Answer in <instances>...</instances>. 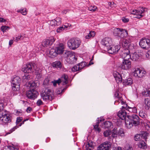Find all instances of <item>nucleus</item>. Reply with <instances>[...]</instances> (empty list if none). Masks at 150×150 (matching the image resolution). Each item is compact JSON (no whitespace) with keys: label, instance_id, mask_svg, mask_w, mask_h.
Returning a JSON list of instances; mask_svg holds the SVG:
<instances>
[{"label":"nucleus","instance_id":"obj_39","mask_svg":"<svg viewBox=\"0 0 150 150\" xmlns=\"http://www.w3.org/2000/svg\"><path fill=\"white\" fill-rule=\"evenodd\" d=\"M78 65V67L79 68L80 70L84 67L86 65V63L85 62H82L80 63H79L77 64Z\"/></svg>","mask_w":150,"mask_h":150},{"label":"nucleus","instance_id":"obj_2","mask_svg":"<svg viewBox=\"0 0 150 150\" xmlns=\"http://www.w3.org/2000/svg\"><path fill=\"white\" fill-rule=\"evenodd\" d=\"M127 119L125 120V124L127 128L130 129L133 126H137L139 123V117L136 115L127 116Z\"/></svg>","mask_w":150,"mask_h":150},{"label":"nucleus","instance_id":"obj_37","mask_svg":"<svg viewBox=\"0 0 150 150\" xmlns=\"http://www.w3.org/2000/svg\"><path fill=\"white\" fill-rule=\"evenodd\" d=\"M142 138H143L145 140L147 138V137L148 135V133L145 132H143L140 134Z\"/></svg>","mask_w":150,"mask_h":150},{"label":"nucleus","instance_id":"obj_15","mask_svg":"<svg viewBox=\"0 0 150 150\" xmlns=\"http://www.w3.org/2000/svg\"><path fill=\"white\" fill-rule=\"evenodd\" d=\"M37 92L34 90H30L27 91L26 95L28 98L34 99L37 96Z\"/></svg>","mask_w":150,"mask_h":150},{"label":"nucleus","instance_id":"obj_54","mask_svg":"<svg viewBox=\"0 0 150 150\" xmlns=\"http://www.w3.org/2000/svg\"><path fill=\"white\" fill-rule=\"evenodd\" d=\"M146 55L147 58L149 59H150V50H149L147 52Z\"/></svg>","mask_w":150,"mask_h":150},{"label":"nucleus","instance_id":"obj_19","mask_svg":"<svg viewBox=\"0 0 150 150\" xmlns=\"http://www.w3.org/2000/svg\"><path fill=\"white\" fill-rule=\"evenodd\" d=\"M131 67V62L129 60H123L121 67L122 69L127 70Z\"/></svg>","mask_w":150,"mask_h":150},{"label":"nucleus","instance_id":"obj_49","mask_svg":"<svg viewBox=\"0 0 150 150\" xmlns=\"http://www.w3.org/2000/svg\"><path fill=\"white\" fill-rule=\"evenodd\" d=\"M49 80L48 78L45 79L43 81V85L45 86L48 85L49 84Z\"/></svg>","mask_w":150,"mask_h":150},{"label":"nucleus","instance_id":"obj_25","mask_svg":"<svg viewBox=\"0 0 150 150\" xmlns=\"http://www.w3.org/2000/svg\"><path fill=\"white\" fill-rule=\"evenodd\" d=\"M116 131L115 129H113L112 131V135L109 136L108 138V142H110L111 144V142H112L113 139L117 137V134Z\"/></svg>","mask_w":150,"mask_h":150},{"label":"nucleus","instance_id":"obj_62","mask_svg":"<svg viewBox=\"0 0 150 150\" xmlns=\"http://www.w3.org/2000/svg\"><path fill=\"white\" fill-rule=\"evenodd\" d=\"M6 19H0V22H4L5 24L6 22Z\"/></svg>","mask_w":150,"mask_h":150},{"label":"nucleus","instance_id":"obj_42","mask_svg":"<svg viewBox=\"0 0 150 150\" xmlns=\"http://www.w3.org/2000/svg\"><path fill=\"white\" fill-rule=\"evenodd\" d=\"M139 116L143 118H145L147 116L146 114L143 111H140L139 113Z\"/></svg>","mask_w":150,"mask_h":150},{"label":"nucleus","instance_id":"obj_17","mask_svg":"<svg viewBox=\"0 0 150 150\" xmlns=\"http://www.w3.org/2000/svg\"><path fill=\"white\" fill-rule=\"evenodd\" d=\"M149 42V41L148 39L146 38H143L140 41L139 45L143 48L148 49L150 47Z\"/></svg>","mask_w":150,"mask_h":150},{"label":"nucleus","instance_id":"obj_35","mask_svg":"<svg viewBox=\"0 0 150 150\" xmlns=\"http://www.w3.org/2000/svg\"><path fill=\"white\" fill-rule=\"evenodd\" d=\"M49 53L50 55H52L54 56H56L57 55L55 48V49L54 48H51L50 50Z\"/></svg>","mask_w":150,"mask_h":150},{"label":"nucleus","instance_id":"obj_29","mask_svg":"<svg viewBox=\"0 0 150 150\" xmlns=\"http://www.w3.org/2000/svg\"><path fill=\"white\" fill-rule=\"evenodd\" d=\"M113 129H116L117 136L118 135L121 137H124L125 136V133L123 129L121 128H120L118 131L117 128H114Z\"/></svg>","mask_w":150,"mask_h":150},{"label":"nucleus","instance_id":"obj_18","mask_svg":"<svg viewBox=\"0 0 150 150\" xmlns=\"http://www.w3.org/2000/svg\"><path fill=\"white\" fill-rule=\"evenodd\" d=\"M55 40L53 37H51L48 39L45 40L42 42V45L45 47L48 45H51L54 42Z\"/></svg>","mask_w":150,"mask_h":150},{"label":"nucleus","instance_id":"obj_5","mask_svg":"<svg viewBox=\"0 0 150 150\" xmlns=\"http://www.w3.org/2000/svg\"><path fill=\"white\" fill-rule=\"evenodd\" d=\"M52 91L48 88L43 90L41 93V96L44 100H51L53 99Z\"/></svg>","mask_w":150,"mask_h":150},{"label":"nucleus","instance_id":"obj_7","mask_svg":"<svg viewBox=\"0 0 150 150\" xmlns=\"http://www.w3.org/2000/svg\"><path fill=\"white\" fill-rule=\"evenodd\" d=\"M65 57L67 58V61L70 64H74L77 60V58L71 51H66L64 54Z\"/></svg>","mask_w":150,"mask_h":150},{"label":"nucleus","instance_id":"obj_10","mask_svg":"<svg viewBox=\"0 0 150 150\" xmlns=\"http://www.w3.org/2000/svg\"><path fill=\"white\" fill-rule=\"evenodd\" d=\"M21 79L18 76H14L11 81L12 89L14 91H18L20 88Z\"/></svg>","mask_w":150,"mask_h":150},{"label":"nucleus","instance_id":"obj_51","mask_svg":"<svg viewBox=\"0 0 150 150\" xmlns=\"http://www.w3.org/2000/svg\"><path fill=\"white\" fill-rule=\"evenodd\" d=\"M65 30V29L63 26L60 27L58 28L57 30V32L60 33L61 31Z\"/></svg>","mask_w":150,"mask_h":150},{"label":"nucleus","instance_id":"obj_45","mask_svg":"<svg viewBox=\"0 0 150 150\" xmlns=\"http://www.w3.org/2000/svg\"><path fill=\"white\" fill-rule=\"evenodd\" d=\"M78 65H76L71 68V70L73 72L76 71H80L79 68L78 67Z\"/></svg>","mask_w":150,"mask_h":150},{"label":"nucleus","instance_id":"obj_59","mask_svg":"<svg viewBox=\"0 0 150 150\" xmlns=\"http://www.w3.org/2000/svg\"><path fill=\"white\" fill-rule=\"evenodd\" d=\"M86 146L93 148V146L92 145V144L90 143H88L87 145H86Z\"/></svg>","mask_w":150,"mask_h":150},{"label":"nucleus","instance_id":"obj_58","mask_svg":"<svg viewBox=\"0 0 150 150\" xmlns=\"http://www.w3.org/2000/svg\"><path fill=\"white\" fill-rule=\"evenodd\" d=\"M32 109L30 107H28L26 109V111L27 112H30L32 110Z\"/></svg>","mask_w":150,"mask_h":150},{"label":"nucleus","instance_id":"obj_60","mask_svg":"<svg viewBox=\"0 0 150 150\" xmlns=\"http://www.w3.org/2000/svg\"><path fill=\"white\" fill-rule=\"evenodd\" d=\"M129 112H132V108L128 107V109L127 110Z\"/></svg>","mask_w":150,"mask_h":150},{"label":"nucleus","instance_id":"obj_38","mask_svg":"<svg viewBox=\"0 0 150 150\" xmlns=\"http://www.w3.org/2000/svg\"><path fill=\"white\" fill-rule=\"evenodd\" d=\"M142 95L145 96H150V88L148 90L143 92Z\"/></svg>","mask_w":150,"mask_h":150},{"label":"nucleus","instance_id":"obj_4","mask_svg":"<svg viewBox=\"0 0 150 150\" xmlns=\"http://www.w3.org/2000/svg\"><path fill=\"white\" fill-rule=\"evenodd\" d=\"M81 41L78 38H73L69 39L67 42L69 47L73 50L78 48L81 44Z\"/></svg>","mask_w":150,"mask_h":150},{"label":"nucleus","instance_id":"obj_52","mask_svg":"<svg viewBox=\"0 0 150 150\" xmlns=\"http://www.w3.org/2000/svg\"><path fill=\"white\" fill-rule=\"evenodd\" d=\"M22 120V117H18L17 118L16 123L17 125L19 122L21 121Z\"/></svg>","mask_w":150,"mask_h":150},{"label":"nucleus","instance_id":"obj_55","mask_svg":"<svg viewBox=\"0 0 150 150\" xmlns=\"http://www.w3.org/2000/svg\"><path fill=\"white\" fill-rule=\"evenodd\" d=\"M108 4L111 8H112L115 6V5L114 2H108Z\"/></svg>","mask_w":150,"mask_h":150},{"label":"nucleus","instance_id":"obj_8","mask_svg":"<svg viewBox=\"0 0 150 150\" xmlns=\"http://www.w3.org/2000/svg\"><path fill=\"white\" fill-rule=\"evenodd\" d=\"M11 116L6 110L0 111V120L5 123L10 122L11 121Z\"/></svg>","mask_w":150,"mask_h":150},{"label":"nucleus","instance_id":"obj_44","mask_svg":"<svg viewBox=\"0 0 150 150\" xmlns=\"http://www.w3.org/2000/svg\"><path fill=\"white\" fill-rule=\"evenodd\" d=\"M112 133V132L110 130H106L103 133L104 136L105 137H108Z\"/></svg>","mask_w":150,"mask_h":150},{"label":"nucleus","instance_id":"obj_40","mask_svg":"<svg viewBox=\"0 0 150 150\" xmlns=\"http://www.w3.org/2000/svg\"><path fill=\"white\" fill-rule=\"evenodd\" d=\"M99 123V122H96V125H93L94 128L95 129V130L99 132H100V129L98 127Z\"/></svg>","mask_w":150,"mask_h":150},{"label":"nucleus","instance_id":"obj_14","mask_svg":"<svg viewBox=\"0 0 150 150\" xmlns=\"http://www.w3.org/2000/svg\"><path fill=\"white\" fill-rule=\"evenodd\" d=\"M108 48L105 50L107 51L109 53L113 54L117 52L120 50V47L119 45L115 46L111 45Z\"/></svg>","mask_w":150,"mask_h":150},{"label":"nucleus","instance_id":"obj_64","mask_svg":"<svg viewBox=\"0 0 150 150\" xmlns=\"http://www.w3.org/2000/svg\"><path fill=\"white\" fill-rule=\"evenodd\" d=\"M125 150H132V148L129 146L128 149H127L125 147Z\"/></svg>","mask_w":150,"mask_h":150},{"label":"nucleus","instance_id":"obj_34","mask_svg":"<svg viewBox=\"0 0 150 150\" xmlns=\"http://www.w3.org/2000/svg\"><path fill=\"white\" fill-rule=\"evenodd\" d=\"M120 99L119 100V103H120L122 104L123 105V106H122V109H125L126 110H127L128 109V106L126 104V102H123L122 100H121V98H120Z\"/></svg>","mask_w":150,"mask_h":150},{"label":"nucleus","instance_id":"obj_36","mask_svg":"<svg viewBox=\"0 0 150 150\" xmlns=\"http://www.w3.org/2000/svg\"><path fill=\"white\" fill-rule=\"evenodd\" d=\"M142 137L140 134H137L134 137V140L136 141H139L142 140Z\"/></svg>","mask_w":150,"mask_h":150},{"label":"nucleus","instance_id":"obj_27","mask_svg":"<svg viewBox=\"0 0 150 150\" xmlns=\"http://www.w3.org/2000/svg\"><path fill=\"white\" fill-rule=\"evenodd\" d=\"M60 22L57 23V21L56 20V19H52L50 21H49L48 24L50 25V27H54L56 25H57L60 23Z\"/></svg>","mask_w":150,"mask_h":150},{"label":"nucleus","instance_id":"obj_61","mask_svg":"<svg viewBox=\"0 0 150 150\" xmlns=\"http://www.w3.org/2000/svg\"><path fill=\"white\" fill-rule=\"evenodd\" d=\"M122 20L124 23H127L129 21V19H122Z\"/></svg>","mask_w":150,"mask_h":150},{"label":"nucleus","instance_id":"obj_23","mask_svg":"<svg viewBox=\"0 0 150 150\" xmlns=\"http://www.w3.org/2000/svg\"><path fill=\"white\" fill-rule=\"evenodd\" d=\"M57 54L62 53L64 50V46L62 43H59L57 47H55Z\"/></svg>","mask_w":150,"mask_h":150},{"label":"nucleus","instance_id":"obj_6","mask_svg":"<svg viewBox=\"0 0 150 150\" xmlns=\"http://www.w3.org/2000/svg\"><path fill=\"white\" fill-rule=\"evenodd\" d=\"M147 11V9L145 8L139 7L137 9L133 10L131 13L133 15L134 18L140 19L144 16V13Z\"/></svg>","mask_w":150,"mask_h":150},{"label":"nucleus","instance_id":"obj_43","mask_svg":"<svg viewBox=\"0 0 150 150\" xmlns=\"http://www.w3.org/2000/svg\"><path fill=\"white\" fill-rule=\"evenodd\" d=\"M17 11L18 12H20L23 15H25L27 13V11L25 9L24 10V9H22L20 10H17Z\"/></svg>","mask_w":150,"mask_h":150},{"label":"nucleus","instance_id":"obj_16","mask_svg":"<svg viewBox=\"0 0 150 150\" xmlns=\"http://www.w3.org/2000/svg\"><path fill=\"white\" fill-rule=\"evenodd\" d=\"M111 146V143L106 141L101 144L98 148V150H108Z\"/></svg>","mask_w":150,"mask_h":150},{"label":"nucleus","instance_id":"obj_33","mask_svg":"<svg viewBox=\"0 0 150 150\" xmlns=\"http://www.w3.org/2000/svg\"><path fill=\"white\" fill-rule=\"evenodd\" d=\"M95 35V33L94 31H91L85 36V38L86 39H89L91 37H94Z\"/></svg>","mask_w":150,"mask_h":150},{"label":"nucleus","instance_id":"obj_48","mask_svg":"<svg viewBox=\"0 0 150 150\" xmlns=\"http://www.w3.org/2000/svg\"><path fill=\"white\" fill-rule=\"evenodd\" d=\"M145 128L147 129L148 131H150V122H147V123L145 124Z\"/></svg>","mask_w":150,"mask_h":150},{"label":"nucleus","instance_id":"obj_31","mask_svg":"<svg viewBox=\"0 0 150 150\" xmlns=\"http://www.w3.org/2000/svg\"><path fill=\"white\" fill-rule=\"evenodd\" d=\"M144 103L145 105H144L145 108L146 110L149 109L150 108V100L148 98H145Z\"/></svg>","mask_w":150,"mask_h":150},{"label":"nucleus","instance_id":"obj_3","mask_svg":"<svg viewBox=\"0 0 150 150\" xmlns=\"http://www.w3.org/2000/svg\"><path fill=\"white\" fill-rule=\"evenodd\" d=\"M113 74L115 80L117 83H121L123 80V85L126 86H130L133 83V81L132 78H129L125 80L123 79L122 74H120L119 72L117 71H114Z\"/></svg>","mask_w":150,"mask_h":150},{"label":"nucleus","instance_id":"obj_26","mask_svg":"<svg viewBox=\"0 0 150 150\" xmlns=\"http://www.w3.org/2000/svg\"><path fill=\"white\" fill-rule=\"evenodd\" d=\"M52 66L53 67H55L57 68L61 69L62 67V65L61 62L59 61H56L52 63Z\"/></svg>","mask_w":150,"mask_h":150},{"label":"nucleus","instance_id":"obj_47","mask_svg":"<svg viewBox=\"0 0 150 150\" xmlns=\"http://www.w3.org/2000/svg\"><path fill=\"white\" fill-rule=\"evenodd\" d=\"M24 37V35H21L20 36H18V37H16L15 40H14L17 42L19 40L23 39Z\"/></svg>","mask_w":150,"mask_h":150},{"label":"nucleus","instance_id":"obj_1","mask_svg":"<svg viewBox=\"0 0 150 150\" xmlns=\"http://www.w3.org/2000/svg\"><path fill=\"white\" fill-rule=\"evenodd\" d=\"M34 70L36 71V74L38 76V77L40 78L41 75L40 72L39 68H37L36 64L34 62H30L28 63L25 65L22 68V71L25 73H30L34 71Z\"/></svg>","mask_w":150,"mask_h":150},{"label":"nucleus","instance_id":"obj_24","mask_svg":"<svg viewBox=\"0 0 150 150\" xmlns=\"http://www.w3.org/2000/svg\"><path fill=\"white\" fill-rule=\"evenodd\" d=\"M138 147L140 149H145L147 148V145L144 140H142L139 142L137 144Z\"/></svg>","mask_w":150,"mask_h":150},{"label":"nucleus","instance_id":"obj_63","mask_svg":"<svg viewBox=\"0 0 150 150\" xmlns=\"http://www.w3.org/2000/svg\"><path fill=\"white\" fill-rule=\"evenodd\" d=\"M13 42V41L12 40H10L9 42V44L10 45H11Z\"/></svg>","mask_w":150,"mask_h":150},{"label":"nucleus","instance_id":"obj_21","mask_svg":"<svg viewBox=\"0 0 150 150\" xmlns=\"http://www.w3.org/2000/svg\"><path fill=\"white\" fill-rule=\"evenodd\" d=\"M117 115L122 120H126L127 119V112L125 110H120L118 113Z\"/></svg>","mask_w":150,"mask_h":150},{"label":"nucleus","instance_id":"obj_53","mask_svg":"<svg viewBox=\"0 0 150 150\" xmlns=\"http://www.w3.org/2000/svg\"><path fill=\"white\" fill-rule=\"evenodd\" d=\"M8 150H18L16 147L9 146H8Z\"/></svg>","mask_w":150,"mask_h":150},{"label":"nucleus","instance_id":"obj_28","mask_svg":"<svg viewBox=\"0 0 150 150\" xmlns=\"http://www.w3.org/2000/svg\"><path fill=\"white\" fill-rule=\"evenodd\" d=\"M102 126L103 127L105 128H109L112 127H113L112 123L109 121H107L104 122L103 125Z\"/></svg>","mask_w":150,"mask_h":150},{"label":"nucleus","instance_id":"obj_11","mask_svg":"<svg viewBox=\"0 0 150 150\" xmlns=\"http://www.w3.org/2000/svg\"><path fill=\"white\" fill-rule=\"evenodd\" d=\"M68 78L67 75L64 74L62 76L61 79H59L57 80H54L52 81V83L54 87L56 86L57 84L59 85L61 83H62V85H66L68 82Z\"/></svg>","mask_w":150,"mask_h":150},{"label":"nucleus","instance_id":"obj_32","mask_svg":"<svg viewBox=\"0 0 150 150\" xmlns=\"http://www.w3.org/2000/svg\"><path fill=\"white\" fill-rule=\"evenodd\" d=\"M28 86L30 87V89L32 90H34L37 86L36 84L34 82H29L28 84Z\"/></svg>","mask_w":150,"mask_h":150},{"label":"nucleus","instance_id":"obj_41","mask_svg":"<svg viewBox=\"0 0 150 150\" xmlns=\"http://www.w3.org/2000/svg\"><path fill=\"white\" fill-rule=\"evenodd\" d=\"M88 10L90 11H92V12L95 11L97 9L96 6H91L88 7Z\"/></svg>","mask_w":150,"mask_h":150},{"label":"nucleus","instance_id":"obj_30","mask_svg":"<svg viewBox=\"0 0 150 150\" xmlns=\"http://www.w3.org/2000/svg\"><path fill=\"white\" fill-rule=\"evenodd\" d=\"M132 58H130L134 61L138 60L141 57V55L137 52H134L132 56Z\"/></svg>","mask_w":150,"mask_h":150},{"label":"nucleus","instance_id":"obj_57","mask_svg":"<svg viewBox=\"0 0 150 150\" xmlns=\"http://www.w3.org/2000/svg\"><path fill=\"white\" fill-rule=\"evenodd\" d=\"M137 109L135 107L132 108V112L134 113H136L137 112Z\"/></svg>","mask_w":150,"mask_h":150},{"label":"nucleus","instance_id":"obj_22","mask_svg":"<svg viewBox=\"0 0 150 150\" xmlns=\"http://www.w3.org/2000/svg\"><path fill=\"white\" fill-rule=\"evenodd\" d=\"M122 45L124 49H130V45H131V42L128 40H124L123 41Z\"/></svg>","mask_w":150,"mask_h":150},{"label":"nucleus","instance_id":"obj_13","mask_svg":"<svg viewBox=\"0 0 150 150\" xmlns=\"http://www.w3.org/2000/svg\"><path fill=\"white\" fill-rule=\"evenodd\" d=\"M121 55L123 60H129L131 58V55L130 54V51L129 49H124L122 50Z\"/></svg>","mask_w":150,"mask_h":150},{"label":"nucleus","instance_id":"obj_9","mask_svg":"<svg viewBox=\"0 0 150 150\" xmlns=\"http://www.w3.org/2000/svg\"><path fill=\"white\" fill-rule=\"evenodd\" d=\"M113 33L114 35L122 38L127 37L128 35L127 30L119 28H114L113 30Z\"/></svg>","mask_w":150,"mask_h":150},{"label":"nucleus","instance_id":"obj_50","mask_svg":"<svg viewBox=\"0 0 150 150\" xmlns=\"http://www.w3.org/2000/svg\"><path fill=\"white\" fill-rule=\"evenodd\" d=\"M36 105L38 106H40L41 105H42L43 104V103L42 101L40 99H38Z\"/></svg>","mask_w":150,"mask_h":150},{"label":"nucleus","instance_id":"obj_20","mask_svg":"<svg viewBox=\"0 0 150 150\" xmlns=\"http://www.w3.org/2000/svg\"><path fill=\"white\" fill-rule=\"evenodd\" d=\"M144 71L140 69L139 68L136 69L133 72V75L135 77H138L141 78L144 76L145 74Z\"/></svg>","mask_w":150,"mask_h":150},{"label":"nucleus","instance_id":"obj_12","mask_svg":"<svg viewBox=\"0 0 150 150\" xmlns=\"http://www.w3.org/2000/svg\"><path fill=\"white\" fill-rule=\"evenodd\" d=\"M101 44L104 46V49L106 50L112 45V41L111 38L109 37L105 38L102 40Z\"/></svg>","mask_w":150,"mask_h":150},{"label":"nucleus","instance_id":"obj_46","mask_svg":"<svg viewBox=\"0 0 150 150\" xmlns=\"http://www.w3.org/2000/svg\"><path fill=\"white\" fill-rule=\"evenodd\" d=\"M10 28L8 26H2L1 27V30L3 32H6V30L8 29H9Z\"/></svg>","mask_w":150,"mask_h":150},{"label":"nucleus","instance_id":"obj_56","mask_svg":"<svg viewBox=\"0 0 150 150\" xmlns=\"http://www.w3.org/2000/svg\"><path fill=\"white\" fill-rule=\"evenodd\" d=\"M30 76L29 75H25V76H24V79H26V80H28L30 79Z\"/></svg>","mask_w":150,"mask_h":150}]
</instances>
